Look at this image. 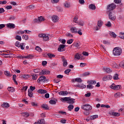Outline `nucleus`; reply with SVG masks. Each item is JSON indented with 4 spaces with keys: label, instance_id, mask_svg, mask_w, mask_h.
Wrapping results in <instances>:
<instances>
[{
    "label": "nucleus",
    "instance_id": "obj_1",
    "mask_svg": "<svg viewBox=\"0 0 124 124\" xmlns=\"http://www.w3.org/2000/svg\"><path fill=\"white\" fill-rule=\"evenodd\" d=\"M122 54V49L119 47H116L113 48V55L114 56H120Z\"/></svg>",
    "mask_w": 124,
    "mask_h": 124
},
{
    "label": "nucleus",
    "instance_id": "obj_2",
    "mask_svg": "<svg viewBox=\"0 0 124 124\" xmlns=\"http://www.w3.org/2000/svg\"><path fill=\"white\" fill-rule=\"evenodd\" d=\"M49 36L50 35L49 34H39L38 35V37L40 38H43V40L45 41H48L49 40Z\"/></svg>",
    "mask_w": 124,
    "mask_h": 124
},
{
    "label": "nucleus",
    "instance_id": "obj_3",
    "mask_svg": "<svg viewBox=\"0 0 124 124\" xmlns=\"http://www.w3.org/2000/svg\"><path fill=\"white\" fill-rule=\"evenodd\" d=\"M109 87L110 89L115 91H118V90H121L122 89V86L121 85H116L114 83H112L110 85Z\"/></svg>",
    "mask_w": 124,
    "mask_h": 124
},
{
    "label": "nucleus",
    "instance_id": "obj_4",
    "mask_svg": "<svg viewBox=\"0 0 124 124\" xmlns=\"http://www.w3.org/2000/svg\"><path fill=\"white\" fill-rule=\"evenodd\" d=\"M81 108L85 111H91L93 109V107L90 104H85L81 107Z\"/></svg>",
    "mask_w": 124,
    "mask_h": 124
},
{
    "label": "nucleus",
    "instance_id": "obj_5",
    "mask_svg": "<svg viewBox=\"0 0 124 124\" xmlns=\"http://www.w3.org/2000/svg\"><path fill=\"white\" fill-rule=\"evenodd\" d=\"M116 8V4L112 3L111 4L108 5L107 9L108 10V11H111V10H114Z\"/></svg>",
    "mask_w": 124,
    "mask_h": 124
},
{
    "label": "nucleus",
    "instance_id": "obj_6",
    "mask_svg": "<svg viewBox=\"0 0 124 124\" xmlns=\"http://www.w3.org/2000/svg\"><path fill=\"white\" fill-rule=\"evenodd\" d=\"M38 83H40V82H47L48 80L46 78V77L45 76H41L37 79Z\"/></svg>",
    "mask_w": 124,
    "mask_h": 124
},
{
    "label": "nucleus",
    "instance_id": "obj_7",
    "mask_svg": "<svg viewBox=\"0 0 124 124\" xmlns=\"http://www.w3.org/2000/svg\"><path fill=\"white\" fill-rule=\"evenodd\" d=\"M109 115L113 116V117H120L121 114L118 112H115L114 111L111 110L108 112Z\"/></svg>",
    "mask_w": 124,
    "mask_h": 124
},
{
    "label": "nucleus",
    "instance_id": "obj_8",
    "mask_svg": "<svg viewBox=\"0 0 124 124\" xmlns=\"http://www.w3.org/2000/svg\"><path fill=\"white\" fill-rule=\"evenodd\" d=\"M51 20L53 23H57L58 21L60 20V18L57 16L53 15L51 17Z\"/></svg>",
    "mask_w": 124,
    "mask_h": 124
},
{
    "label": "nucleus",
    "instance_id": "obj_9",
    "mask_svg": "<svg viewBox=\"0 0 124 124\" xmlns=\"http://www.w3.org/2000/svg\"><path fill=\"white\" fill-rule=\"evenodd\" d=\"M75 60H78V61H79L80 59H81V60H83V55L79 53H78L75 55Z\"/></svg>",
    "mask_w": 124,
    "mask_h": 124
},
{
    "label": "nucleus",
    "instance_id": "obj_10",
    "mask_svg": "<svg viewBox=\"0 0 124 124\" xmlns=\"http://www.w3.org/2000/svg\"><path fill=\"white\" fill-rule=\"evenodd\" d=\"M50 72L48 70H42L40 72L41 75H48L50 74Z\"/></svg>",
    "mask_w": 124,
    "mask_h": 124
},
{
    "label": "nucleus",
    "instance_id": "obj_11",
    "mask_svg": "<svg viewBox=\"0 0 124 124\" xmlns=\"http://www.w3.org/2000/svg\"><path fill=\"white\" fill-rule=\"evenodd\" d=\"M108 17L112 21H115V20H116V16L114 15L112 12L109 13Z\"/></svg>",
    "mask_w": 124,
    "mask_h": 124
},
{
    "label": "nucleus",
    "instance_id": "obj_12",
    "mask_svg": "<svg viewBox=\"0 0 124 124\" xmlns=\"http://www.w3.org/2000/svg\"><path fill=\"white\" fill-rule=\"evenodd\" d=\"M65 45H61L59 46V47L58 48V50L59 52H63L64 51H65Z\"/></svg>",
    "mask_w": 124,
    "mask_h": 124
},
{
    "label": "nucleus",
    "instance_id": "obj_13",
    "mask_svg": "<svg viewBox=\"0 0 124 124\" xmlns=\"http://www.w3.org/2000/svg\"><path fill=\"white\" fill-rule=\"evenodd\" d=\"M45 19H44L43 16H40L38 17V19H35V22L36 23H41V22H43Z\"/></svg>",
    "mask_w": 124,
    "mask_h": 124
},
{
    "label": "nucleus",
    "instance_id": "obj_14",
    "mask_svg": "<svg viewBox=\"0 0 124 124\" xmlns=\"http://www.w3.org/2000/svg\"><path fill=\"white\" fill-rule=\"evenodd\" d=\"M112 79V76L110 75H107L105 76L103 78V81H108V80H111Z\"/></svg>",
    "mask_w": 124,
    "mask_h": 124
},
{
    "label": "nucleus",
    "instance_id": "obj_15",
    "mask_svg": "<svg viewBox=\"0 0 124 124\" xmlns=\"http://www.w3.org/2000/svg\"><path fill=\"white\" fill-rule=\"evenodd\" d=\"M77 31H78V29L76 27H72L70 28V31L72 32V33H77Z\"/></svg>",
    "mask_w": 124,
    "mask_h": 124
},
{
    "label": "nucleus",
    "instance_id": "obj_16",
    "mask_svg": "<svg viewBox=\"0 0 124 124\" xmlns=\"http://www.w3.org/2000/svg\"><path fill=\"white\" fill-rule=\"evenodd\" d=\"M89 8L91 10H95V9H96V7H95V5L93 4H91L89 5Z\"/></svg>",
    "mask_w": 124,
    "mask_h": 124
},
{
    "label": "nucleus",
    "instance_id": "obj_17",
    "mask_svg": "<svg viewBox=\"0 0 124 124\" xmlns=\"http://www.w3.org/2000/svg\"><path fill=\"white\" fill-rule=\"evenodd\" d=\"M45 124V121L44 120V119H43L34 123V124Z\"/></svg>",
    "mask_w": 124,
    "mask_h": 124
},
{
    "label": "nucleus",
    "instance_id": "obj_18",
    "mask_svg": "<svg viewBox=\"0 0 124 124\" xmlns=\"http://www.w3.org/2000/svg\"><path fill=\"white\" fill-rule=\"evenodd\" d=\"M60 95H67L68 92L67 91H61L59 92Z\"/></svg>",
    "mask_w": 124,
    "mask_h": 124
},
{
    "label": "nucleus",
    "instance_id": "obj_19",
    "mask_svg": "<svg viewBox=\"0 0 124 124\" xmlns=\"http://www.w3.org/2000/svg\"><path fill=\"white\" fill-rule=\"evenodd\" d=\"M6 26L7 28H9L10 29H14L15 28V25L13 23H8Z\"/></svg>",
    "mask_w": 124,
    "mask_h": 124
},
{
    "label": "nucleus",
    "instance_id": "obj_20",
    "mask_svg": "<svg viewBox=\"0 0 124 124\" xmlns=\"http://www.w3.org/2000/svg\"><path fill=\"white\" fill-rule=\"evenodd\" d=\"M103 70L104 72H107V73H110V72H111L112 71L110 68L107 67H104Z\"/></svg>",
    "mask_w": 124,
    "mask_h": 124
},
{
    "label": "nucleus",
    "instance_id": "obj_21",
    "mask_svg": "<svg viewBox=\"0 0 124 124\" xmlns=\"http://www.w3.org/2000/svg\"><path fill=\"white\" fill-rule=\"evenodd\" d=\"M37 93H41V94H42V93H46L47 91L45 90L40 89L37 91Z\"/></svg>",
    "mask_w": 124,
    "mask_h": 124
},
{
    "label": "nucleus",
    "instance_id": "obj_22",
    "mask_svg": "<svg viewBox=\"0 0 124 124\" xmlns=\"http://www.w3.org/2000/svg\"><path fill=\"white\" fill-rule=\"evenodd\" d=\"M76 87H78V88H79V89H86L87 86L84 84H78L76 86Z\"/></svg>",
    "mask_w": 124,
    "mask_h": 124
},
{
    "label": "nucleus",
    "instance_id": "obj_23",
    "mask_svg": "<svg viewBox=\"0 0 124 124\" xmlns=\"http://www.w3.org/2000/svg\"><path fill=\"white\" fill-rule=\"evenodd\" d=\"M103 25V21H102V20H99L98 21L97 26L99 28H101Z\"/></svg>",
    "mask_w": 124,
    "mask_h": 124
},
{
    "label": "nucleus",
    "instance_id": "obj_24",
    "mask_svg": "<svg viewBox=\"0 0 124 124\" xmlns=\"http://www.w3.org/2000/svg\"><path fill=\"white\" fill-rule=\"evenodd\" d=\"M67 103H69V104H73V103H74V99H71V98L69 97V99L67 101Z\"/></svg>",
    "mask_w": 124,
    "mask_h": 124
},
{
    "label": "nucleus",
    "instance_id": "obj_25",
    "mask_svg": "<svg viewBox=\"0 0 124 124\" xmlns=\"http://www.w3.org/2000/svg\"><path fill=\"white\" fill-rule=\"evenodd\" d=\"M88 84H89V85H95V84H96V81H95V80H91L88 81Z\"/></svg>",
    "mask_w": 124,
    "mask_h": 124
},
{
    "label": "nucleus",
    "instance_id": "obj_26",
    "mask_svg": "<svg viewBox=\"0 0 124 124\" xmlns=\"http://www.w3.org/2000/svg\"><path fill=\"white\" fill-rule=\"evenodd\" d=\"M4 73L6 76H7L8 77H11V74H10V72L8 71H5L4 72Z\"/></svg>",
    "mask_w": 124,
    "mask_h": 124
},
{
    "label": "nucleus",
    "instance_id": "obj_27",
    "mask_svg": "<svg viewBox=\"0 0 124 124\" xmlns=\"http://www.w3.org/2000/svg\"><path fill=\"white\" fill-rule=\"evenodd\" d=\"M2 107H3V108H8V107H9V104L8 103H3L2 105Z\"/></svg>",
    "mask_w": 124,
    "mask_h": 124
},
{
    "label": "nucleus",
    "instance_id": "obj_28",
    "mask_svg": "<svg viewBox=\"0 0 124 124\" xmlns=\"http://www.w3.org/2000/svg\"><path fill=\"white\" fill-rule=\"evenodd\" d=\"M16 34H17L18 35H20L21 34H24L25 33V31H18L16 32Z\"/></svg>",
    "mask_w": 124,
    "mask_h": 124
},
{
    "label": "nucleus",
    "instance_id": "obj_29",
    "mask_svg": "<svg viewBox=\"0 0 124 124\" xmlns=\"http://www.w3.org/2000/svg\"><path fill=\"white\" fill-rule=\"evenodd\" d=\"M32 58H33V55H32L31 54H30L29 55H27L26 56H24V58L25 59H27L28 60L31 59H32Z\"/></svg>",
    "mask_w": 124,
    "mask_h": 124
},
{
    "label": "nucleus",
    "instance_id": "obj_30",
    "mask_svg": "<svg viewBox=\"0 0 124 124\" xmlns=\"http://www.w3.org/2000/svg\"><path fill=\"white\" fill-rule=\"evenodd\" d=\"M68 99H69V97H62L61 98V101H62V102H64V101H68Z\"/></svg>",
    "mask_w": 124,
    "mask_h": 124
},
{
    "label": "nucleus",
    "instance_id": "obj_31",
    "mask_svg": "<svg viewBox=\"0 0 124 124\" xmlns=\"http://www.w3.org/2000/svg\"><path fill=\"white\" fill-rule=\"evenodd\" d=\"M64 5L66 8H69L70 7V3L68 2H65L64 3Z\"/></svg>",
    "mask_w": 124,
    "mask_h": 124
},
{
    "label": "nucleus",
    "instance_id": "obj_32",
    "mask_svg": "<svg viewBox=\"0 0 124 124\" xmlns=\"http://www.w3.org/2000/svg\"><path fill=\"white\" fill-rule=\"evenodd\" d=\"M15 39H16V40H18V41H22V37L17 35L15 37Z\"/></svg>",
    "mask_w": 124,
    "mask_h": 124
},
{
    "label": "nucleus",
    "instance_id": "obj_33",
    "mask_svg": "<svg viewBox=\"0 0 124 124\" xmlns=\"http://www.w3.org/2000/svg\"><path fill=\"white\" fill-rule=\"evenodd\" d=\"M8 91L11 93H13V92H15V89L12 87H10L8 88Z\"/></svg>",
    "mask_w": 124,
    "mask_h": 124
},
{
    "label": "nucleus",
    "instance_id": "obj_34",
    "mask_svg": "<svg viewBox=\"0 0 124 124\" xmlns=\"http://www.w3.org/2000/svg\"><path fill=\"white\" fill-rule=\"evenodd\" d=\"M47 56L49 58V59H53L55 58V57H56L55 55H54L52 53H48Z\"/></svg>",
    "mask_w": 124,
    "mask_h": 124
},
{
    "label": "nucleus",
    "instance_id": "obj_35",
    "mask_svg": "<svg viewBox=\"0 0 124 124\" xmlns=\"http://www.w3.org/2000/svg\"><path fill=\"white\" fill-rule=\"evenodd\" d=\"M32 76V79L33 80H37V78L38 77V75L37 74H33L31 75Z\"/></svg>",
    "mask_w": 124,
    "mask_h": 124
},
{
    "label": "nucleus",
    "instance_id": "obj_36",
    "mask_svg": "<svg viewBox=\"0 0 124 124\" xmlns=\"http://www.w3.org/2000/svg\"><path fill=\"white\" fill-rule=\"evenodd\" d=\"M28 96L29 97H32V96L33 95V93H32V91H30V89L28 90Z\"/></svg>",
    "mask_w": 124,
    "mask_h": 124
},
{
    "label": "nucleus",
    "instance_id": "obj_37",
    "mask_svg": "<svg viewBox=\"0 0 124 124\" xmlns=\"http://www.w3.org/2000/svg\"><path fill=\"white\" fill-rule=\"evenodd\" d=\"M57 101H58L57 99H55V100H50L49 101V103L50 104H56V103H57Z\"/></svg>",
    "mask_w": 124,
    "mask_h": 124
},
{
    "label": "nucleus",
    "instance_id": "obj_38",
    "mask_svg": "<svg viewBox=\"0 0 124 124\" xmlns=\"http://www.w3.org/2000/svg\"><path fill=\"white\" fill-rule=\"evenodd\" d=\"M105 26L108 27V28H111V27H112V24H111L110 21H108L107 23L105 24Z\"/></svg>",
    "mask_w": 124,
    "mask_h": 124
},
{
    "label": "nucleus",
    "instance_id": "obj_39",
    "mask_svg": "<svg viewBox=\"0 0 124 124\" xmlns=\"http://www.w3.org/2000/svg\"><path fill=\"white\" fill-rule=\"evenodd\" d=\"M109 34H110V36H112V37H114V38L117 37V35L114 32L110 31L109 32Z\"/></svg>",
    "mask_w": 124,
    "mask_h": 124
},
{
    "label": "nucleus",
    "instance_id": "obj_40",
    "mask_svg": "<svg viewBox=\"0 0 124 124\" xmlns=\"http://www.w3.org/2000/svg\"><path fill=\"white\" fill-rule=\"evenodd\" d=\"M73 81L75 82H78V83H81L82 82V79L81 78H76L75 80L73 79Z\"/></svg>",
    "mask_w": 124,
    "mask_h": 124
},
{
    "label": "nucleus",
    "instance_id": "obj_41",
    "mask_svg": "<svg viewBox=\"0 0 124 124\" xmlns=\"http://www.w3.org/2000/svg\"><path fill=\"white\" fill-rule=\"evenodd\" d=\"M22 37V39H24V40H29V35H23Z\"/></svg>",
    "mask_w": 124,
    "mask_h": 124
},
{
    "label": "nucleus",
    "instance_id": "obj_42",
    "mask_svg": "<svg viewBox=\"0 0 124 124\" xmlns=\"http://www.w3.org/2000/svg\"><path fill=\"white\" fill-rule=\"evenodd\" d=\"M73 108H74V106L72 105H70L68 107V111H72V110H73Z\"/></svg>",
    "mask_w": 124,
    "mask_h": 124
},
{
    "label": "nucleus",
    "instance_id": "obj_43",
    "mask_svg": "<svg viewBox=\"0 0 124 124\" xmlns=\"http://www.w3.org/2000/svg\"><path fill=\"white\" fill-rule=\"evenodd\" d=\"M111 66L112 67H113V68H118V65L117 64V63H116V62H113L112 64H111Z\"/></svg>",
    "mask_w": 124,
    "mask_h": 124
},
{
    "label": "nucleus",
    "instance_id": "obj_44",
    "mask_svg": "<svg viewBox=\"0 0 124 124\" xmlns=\"http://www.w3.org/2000/svg\"><path fill=\"white\" fill-rule=\"evenodd\" d=\"M22 116H23V117H25V118H27V117L30 116V114H29L28 112H23L22 113Z\"/></svg>",
    "mask_w": 124,
    "mask_h": 124
},
{
    "label": "nucleus",
    "instance_id": "obj_45",
    "mask_svg": "<svg viewBox=\"0 0 124 124\" xmlns=\"http://www.w3.org/2000/svg\"><path fill=\"white\" fill-rule=\"evenodd\" d=\"M63 66H67V61L65 59L62 60Z\"/></svg>",
    "mask_w": 124,
    "mask_h": 124
},
{
    "label": "nucleus",
    "instance_id": "obj_46",
    "mask_svg": "<svg viewBox=\"0 0 124 124\" xmlns=\"http://www.w3.org/2000/svg\"><path fill=\"white\" fill-rule=\"evenodd\" d=\"M78 25H79V26H84V24H85V23L83 21L80 20L79 21H78Z\"/></svg>",
    "mask_w": 124,
    "mask_h": 124
},
{
    "label": "nucleus",
    "instance_id": "obj_47",
    "mask_svg": "<svg viewBox=\"0 0 124 124\" xmlns=\"http://www.w3.org/2000/svg\"><path fill=\"white\" fill-rule=\"evenodd\" d=\"M27 8L28 9H30L31 10H32V9H34V5H31L30 6H28L27 7Z\"/></svg>",
    "mask_w": 124,
    "mask_h": 124
},
{
    "label": "nucleus",
    "instance_id": "obj_48",
    "mask_svg": "<svg viewBox=\"0 0 124 124\" xmlns=\"http://www.w3.org/2000/svg\"><path fill=\"white\" fill-rule=\"evenodd\" d=\"M73 45L75 46V47H77V48H78V47H79V46H80V44H79L77 42H75Z\"/></svg>",
    "mask_w": 124,
    "mask_h": 124
},
{
    "label": "nucleus",
    "instance_id": "obj_49",
    "mask_svg": "<svg viewBox=\"0 0 124 124\" xmlns=\"http://www.w3.org/2000/svg\"><path fill=\"white\" fill-rule=\"evenodd\" d=\"M119 34V37L122 39H124V33L120 32Z\"/></svg>",
    "mask_w": 124,
    "mask_h": 124
},
{
    "label": "nucleus",
    "instance_id": "obj_50",
    "mask_svg": "<svg viewBox=\"0 0 124 124\" xmlns=\"http://www.w3.org/2000/svg\"><path fill=\"white\" fill-rule=\"evenodd\" d=\"M73 41H74V40L73 39H69L67 41V44H71Z\"/></svg>",
    "mask_w": 124,
    "mask_h": 124
},
{
    "label": "nucleus",
    "instance_id": "obj_51",
    "mask_svg": "<svg viewBox=\"0 0 124 124\" xmlns=\"http://www.w3.org/2000/svg\"><path fill=\"white\" fill-rule=\"evenodd\" d=\"M114 80H118L119 79V75L115 74L113 77Z\"/></svg>",
    "mask_w": 124,
    "mask_h": 124
},
{
    "label": "nucleus",
    "instance_id": "obj_52",
    "mask_svg": "<svg viewBox=\"0 0 124 124\" xmlns=\"http://www.w3.org/2000/svg\"><path fill=\"white\" fill-rule=\"evenodd\" d=\"M35 50L38 52H41V51H42V49H41V48L38 46H36Z\"/></svg>",
    "mask_w": 124,
    "mask_h": 124
},
{
    "label": "nucleus",
    "instance_id": "obj_53",
    "mask_svg": "<svg viewBox=\"0 0 124 124\" xmlns=\"http://www.w3.org/2000/svg\"><path fill=\"white\" fill-rule=\"evenodd\" d=\"M98 118V115H94L91 116V120H95V119H97Z\"/></svg>",
    "mask_w": 124,
    "mask_h": 124
},
{
    "label": "nucleus",
    "instance_id": "obj_54",
    "mask_svg": "<svg viewBox=\"0 0 124 124\" xmlns=\"http://www.w3.org/2000/svg\"><path fill=\"white\" fill-rule=\"evenodd\" d=\"M21 45V43H20V42L16 41L15 43V46L16 47H18V48H20V46Z\"/></svg>",
    "mask_w": 124,
    "mask_h": 124
},
{
    "label": "nucleus",
    "instance_id": "obj_55",
    "mask_svg": "<svg viewBox=\"0 0 124 124\" xmlns=\"http://www.w3.org/2000/svg\"><path fill=\"white\" fill-rule=\"evenodd\" d=\"M22 77L24 79H29V78H30V75H23Z\"/></svg>",
    "mask_w": 124,
    "mask_h": 124
},
{
    "label": "nucleus",
    "instance_id": "obj_56",
    "mask_svg": "<svg viewBox=\"0 0 124 124\" xmlns=\"http://www.w3.org/2000/svg\"><path fill=\"white\" fill-rule=\"evenodd\" d=\"M77 33L79 34V35H82L83 34V33L82 32V30L79 29L77 31Z\"/></svg>",
    "mask_w": 124,
    "mask_h": 124
},
{
    "label": "nucleus",
    "instance_id": "obj_57",
    "mask_svg": "<svg viewBox=\"0 0 124 124\" xmlns=\"http://www.w3.org/2000/svg\"><path fill=\"white\" fill-rule=\"evenodd\" d=\"M30 91L31 92H33V91H34V90H35V86H30Z\"/></svg>",
    "mask_w": 124,
    "mask_h": 124
},
{
    "label": "nucleus",
    "instance_id": "obj_58",
    "mask_svg": "<svg viewBox=\"0 0 124 124\" xmlns=\"http://www.w3.org/2000/svg\"><path fill=\"white\" fill-rule=\"evenodd\" d=\"M70 71H71V70L68 69L64 71V73H65V74H67V75H68V74H69V72H70Z\"/></svg>",
    "mask_w": 124,
    "mask_h": 124
},
{
    "label": "nucleus",
    "instance_id": "obj_59",
    "mask_svg": "<svg viewBox=\"0 0 124 124\" xmlns=\"http://www.w3.org/2000/svg\"><path fill=\"white\" fill-rule=\"evenodd\" d=\"M119 65L121 67H123L124 68V61H122L120 63H119Z\"/></svg>",
    "mask_w": 124,
    "mask_h": 124
},
{
    "label": "nucleus",
    "instance_id": "obj_60",
    "mask_svg": "<svg viewBox=\"0 0 124 124\" xmlns=\"http://www.w3.org/2000/svg\"><path fill=\"white\" fill-rule=\"evenodd\" d=\"M60 123H61V124H66V120H65V119H61L60 120Z\"/></svg>",
    "mask_w": 124,
    "mask_h": 124
},
{
    "label": "nucleus",
    "instance_id": "obj_61",
    "mask_svg": "<svg viewBox=\"0 0 124 124\" xmlns=\"http://www.w3.org/2000/svg\"><path fill=\"white\" fill-rule=\"evenodd\" d=\"M114 2H115V3H116L117 4H119L121 3V0H114Z\"/></svg>",
    "mask_w": 124,
    "mask_h": 124
},
{
    "label": "nucleus",
    "instance_id": "obj_62",
    "mask_svg": "<svg viewBox=\"0 0 124 124\" xmlns=\"http://www.w3.org/2000/svg\"><path fill=\"white\" fill-rule=\"evenodd\" d=\"M90 74H91V73L89 72H86L85 73H84L83 74V76H89V75H90Z\"/></svg>",
    "mask_w": 124,
    "mask_h": 124
},
{
    "label": "nucleus",
    "instance_id": "obj_63",
    "mask_svg": "<svg viewBox=\"0 0 124 124\" xmlns=\"http://www.w3.org/2000/svg\"><path fill=\"white\" fill-rule=\"evenodd\" d=\"M19 47L21 48V50H24V49H25V46L24 45V44H21Z\"/></svg>",
    "mask_w": 124,
    "mask_h": 124
},
{
    "label": "nucleus",
    "instance_id": "obj_64",
    "mask_svg": "<svg viewBox=\"0 0 124 124\" xmlns=\"http://www.w3.org/2000/svg\"><path fill=\"white\" fill-rule=\"evenodd\" d=\"M42 108H43L44 109H46V110L47 109H48V106H47V105H43L42 106Z\"/></svg>",
    "mask_w": 124,
    "mask_h": 124
}]
</instances>
